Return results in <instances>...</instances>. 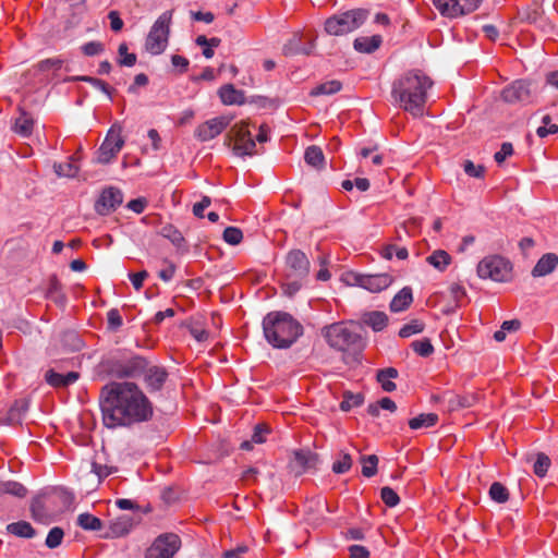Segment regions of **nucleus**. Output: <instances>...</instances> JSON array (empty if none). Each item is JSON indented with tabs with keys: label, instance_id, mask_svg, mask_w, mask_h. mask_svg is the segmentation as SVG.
<instances>
[{
	"label": "nucleus",
	"instance_id": "nucleus-1",
	"mask_svg": "<svg viewBox=\"0 0 558 558\" xmlns=\"http://www.w3.org/2000/svg\"><path fill=\"white\" fill-rule=\"evenodd\" d=\"M104 425L108 428L132 426L149 421L154 408L143 390L132 381H110L99 395Z\"/></svg>",
	"mask_w": 558,
	"mask_h": 558
},
{
	"label": "nucleus",
	"instance_id": "nucleus-2",
	"mask_svg": "<svg viewBox=\"0 0 558 558\" xmlns=\"http://www.w3.org/2000/svg\"><path fill=\"white\" fill-rule=\"evenodd\" d=\"M433 82L420 71H409L392 84L391 97L400 108L413 117H421Z\"/></svg>",
	"mask_w": 558,
	"mask_h": 558
},
{
	"label": "nucleus",
	"instance_id": "nucleus-3",
	"mask_svg": "<svg viewBox=\"0 0 558 558\" xmlns=\"http://www.w3.org/2000/svg\"><path fill=\"white\" fill-rule=\"evenodd\" d=\"M267 342L276 349H288L303 335V326L286 312H270L263 319Z\"/></svg>",
	"mask_w": 558,
	"mask_h": 558
},
{
	"label": "nucleus",
	"instance_id": "nucleus-4",
	"mask_svg": "<svg viewBox=\"0 0 558 558\" xmlns=\"http://www.w3.org/2000/svg\"><path fill=\"white\" fill-rule=\"evenodd\" d=\"M322 335L327 343L338 351H362L365 347V340L361 333L343 322L325 326Z\"/></svg>",
	"mask_w": 558,
	"mask_h": 558
},
{
	"label": "nucleus",
	"instance_id": "nucleus-5",
	"mask_svg": "<svg viewBox=\"0 0 558 558\" xmlns=\"http://www.w3.org/2000/svg\"><path fill=\"white\" fill-rule=\"evenodd\" d=\"M369 15L366 9H353L330 16L325 22V31L332 36H342L357 29Z\"/></svg>",
	"mask_w": 558,
	"mask_h": 558
},
{
	"label": "nucleus",
	"instance_id": "nucleus-6",
	"mask_svg": "<svg viewBox=\"0 0 558 558\" xmlns=\"http://www.w3.org/2000/svg\"><path fill=\"white\" fill-rule=\"evenodd\" d=\"M171 19L172 11H166L153 24L145 41V48L149 53L157 56L166 50Z\"/></svg>",
	"mask_w": 558,
	"mask_h": 558
},
{
	"label": "nucleus",
	"instance_id": "nucleus-7",
	"mask_svg": "<svg viewBox=\"0 0 558 558\" xmlns=\"http://www.w3.org/2000/svg\"><path fill=\"white\" fill-rule=\"evenodd\" d=\"M148 366L146 359L140 355H132L129 359H109L107 371L118 378H136L144 374Z\"/></svg>",
	"mask_w": 558,
	"mask_h": 558
},
{
	"label": "nucleus",
	"instance_id": "nucleus-8",
	"mask_svg": "<svg viewBox=\"0 0 558 558\" xmlns=\"http://www.w3.org/2000/svg\"><path fill=\"white\" fill-rule=\"evenodd\" d=\"M123 145L122 126L119 123H113L98 148L97 162L102 165L109 163L122 149Z\"/></svg>",
	"mask_w": 558,
	"mask_h": 558
},
{
	"label": "nucleus",
	"instance_id": "nucleus-9",
	"mask_svg": "<svg viewBox=\"0 0 558 558\" xmlns=\"http://www.w3.org/2000/svg\"><path fill=\"white\" fill-rule=\"evenodd\" d=\"M229 141H233L232 150L239 157L253 156L255 151V141L247 129L245 122L235 123L227 134Z\"/></svg>",
	"mask_w": 558,
	"mask_h": 558
},
{
	"label": "nucleus",
	"instance_id": "nucleus-10",
	"mask_svg": "<svg viewBox=\"0 0 558 558\" xmlns=\"http://www.w3.org/2000/svg\"><path fill=\"white\" fill-rule=\"evenodd\" d=\"M181 547V539L174 533L159 535L147 549L145 558H173Z\"/></svg>",
	"mask_w": 558,
	"mask_h": 558
},
{
	"label": "nucleus",
	"instance_id": "nucleus-11",
	"mask_svg": "<svg viewBox=\"0 0 558 558\" xmlns=\"http://www.w3.org/2000/svg\"><path fill=\"white\" fill-rule=\"evenodd\" d=\"M286 277L305 279L310 274V260L301 250H291L286 256Z\"/></svg>",
	"mask_w": 558,
	"mask_h": 558
},
{
	"label": "nucleus",
	"instance_id": "nucleus-12",
	"mask_svg": "<svg viewBox=\"0 0 558 558\" xmlns=\"http://www.w3.org/2000/svg\"><path fill=\"white\" fill-rule=\"evenodd\" d=\"M123 202V193L114 186L102 190L95 203V210L101 216H107L114 211Z\"/></svg>",
	"mask_w": 558,
	"mask_h": 558
},
{
	"label": "nucleus",
	"instance_id": "nucleus-13",
	"mask_svg": "<svg viewBox=\"0 0 558 558\" xmlns=\"http://www.w3.org/2000/svg\"><path fill=\"white\" fill-rule=\"evenodd\" d=\"M230 122L231 119L225 116L207 120L195 130V136L202 142L210 141L227 129Z\"/></svg>",
	"mask_w": 558,
	"mask_h": 558
},
{
	"label": "nucleus",
	"instance_id": "nucleus-14",
	"mask_svg": "<svg viewBox=\"0 0 558 558\" xmlns=\"http://www.w3.org/2000/svg\"><path fill=\"white\" fill-rule=\"evenodd\" d=\"M392 280L393 279L389 274H359L354 276V282L356 286L373 293L385 290L392 283Z\"/></svg>",
	"mask_w": 558,
	"mask_h": 558
},
{
	"label": "nucleus",
	"instance_id": "nucleus-15",
	"mask_svg": "<svg viewBox=\"0 0 558 558\" xmlns=\"http://www.w3.org/2000/svg\"><path fill=\"white\" fill-rule=\"evenodd\" d=\"M141 515L130 514L120 515L110 521L108 531L105 533L106 538H118L128 535L132 529L140 522Z\"/></svg>",
	"mask_w": 558,
	"mask_h": 558
},
{
	"label": "nucleus",
	"instance_id": "nucleus-16",
	"mask_svg": "<svg viewBox=\"0 0 558 558\" xmlns=\"http://www.w3.org/2000/svg\"><path fill=\"white\" fill-rule=\"evenodd\" d=\"M512 279V263L500 255L490 256V280L496 282H510Z\"/></svg>",
	"mask_w": 558,
	"mask_h": 558
},
{
	"label": "nucleus",
	"instance_id": "nucleus-17",
	"mask_svg": "<svg viewBox=\"0 0 558 558\" xmlns=\"http://www.w3.org/2000/svg\"><path fill=\"white\" fill-rule=\"evenodd\" d=\"M318 456L310 450H299L294 452L289 462V468L296 476L303 474L310 469L316 468Z\"/></svg>",
	"mask_w": 558,
	"mask_h": 558
},
{
	"label": "nucleus",
	"instance_id": "nucleus-18",
	"mask_svg": "<svg viewBox=\"0 0 558 558\" xmlns=\"http://www.w3.org/2000/svg\"><path fill=\"white\" fill-rule=\"evenodd\" d=\"M531 90L525 81H515L501 92V98L508 104L526 102L530 99Z\"/></svg>",
	"mask_w": 558,
	"mask_h": 558
},
{
	"label": "nucleus",
	"instance_id": "nucleus-19",
	"mask_svg": "<svg viewBox=\"0 0 558 558\" xmlns=\"http://www.w3.org/2000/svg\"><path fill=\"white\" fill-rule=\"evenodd\" d=\"M143 375L149 391H159L168 378L166 368L160 366L148 367Z\"/></svg>",
	"mask_w": 558,
	"mask_h": 558
},
{
	"label": "nucleus",
	"instance_id": "nucleus-20",
	"mask_svg": "<svg viewBox=\"0 0 558 558\" xmlns=\"http://www.w3.org/2000/svg\"><path fill=\"white\" fill-rule=\"evenodd\" d=\"M80 378V374L77 372H69L66 374H59L53 369H49L45 374L46 381L54 387L62 388L68 387L74 384Z\"/></svg>",
	"mask_w": 558,
	"mask_h": 558
},
{
	"label": "nucleus",
	"instance_id": "nucleus-21",
	"mask_svg": "<svg viewBox=\"0 0 558 558\" xmlns=\"http://www.w3.org/2000/svg\"><path fill=\"white\" fill-rule=\"evenodd\" d=\"M361 323L373 331L379 332L384 330L388 324V316L386 313L380 311L365 312L361 316Z\"/></svg>",
	"mask_w": 558,
	"mask_h": 558
},
{
	"label": "nucleus",
	"instance_id": "nucleus-22",
	"mask_svg": "<svg viewBox=\"0 0 558 558\" xmlns=\"http://www.w3.org/2000/svg\"><path fill=\"white\" fill-rule=\"evenodd\" d=\"M558 266V256L554 253L544 254L532 269L533 277H544L549 275Z\"/></svg>",
	"mask_w": 558,
	"mask_h": 558
},
{
	"label": "nucleus",
	"instance_id": "nucleus-23",
	"mask_svg": "<svg viewBox=\"0 0 558 558\" xmlns=\"http://www.w3.org/2000/svg\"><path fill=\"white\" fill-rule=\"evenodd\" d=\"M381 44L383 37L380 35L361 36L354 39L353 47L357 52L373 53Z\"/></svg>",
	"mask_w": 558,
	"mask_h": 558
},
{
	"label": "nucleus",
	"instance_id": "nucleus-24",
	"mask_svg": "<svg viewBox=\"0 0 558 558\" xmlns=\"http://www.w3.org/2000/svg\"><path fill=\"white\" fill-rule=\"evenodd\" d=\"M218 94L223 105H242L245 101L244 93L235 89L232 84L221 86Z\"/></svg>",
	"mask_w": 558,
	"mask_h": 558
},
{
	"label": "nucleus",
	"instance_id": "nucleus-25",
	"mask_svg": "<svg viewBox=\"0 0 558 558\" xmlns=\"http://www.w3.org/2000/svg\"><path fill=\"white\" fill-rule=\"evenodd\" d=\"M413 302L412 289L410 287L402 288L391 300L389 308L393 313L407 310Z\"/></svg>",
	"mask_w": 558,
	"mask_h": 558
},
{
	"label": "nucleus",
	"instance_id": "nucleus-26",
	"mask_svg": "<svg viewBox=\"0 0 558 558\" xmlns=\"http://www.w3.org/2000/svg\"><path fill=\"white\" fill-rule=\"evenodd\" d=\"M313 44L308 46L301 45V36L299 34H294L282 47V52L284 56H294V54H306L308 56L312 52Z\"/></svg>",
	"mask_w": 558,
	"mask_h": 558
},
{
	"label": "nucleus",
	"instance_id": "nucleus-27",
	"mask_svg": "<svg viewBox=\"0 0 558 558\" xmlns=\"http://www.w3.org/2000/svg\"><path fill=\"white\" fill-rule=\"evenodd\" d=\"M7 532L21 538H33L36 535L31 523L23 520L8 524Z\"/></svg>",
	"mask_w": 558,
	"mask_h": 558
},
{
	"label": "nucleus",
	"instance_id": "nucleus-28",
	"mask_svg": "<svg viewBox=\"0 0 558 558\" xmlns=\"http://www.w3.org/2000/svg\"><path fill=\"white\" fill-rule=\"evenodd\" d=\"M435 8L447 17H457L462 15V10L459 9L457 0H433Z\"/></svg>",
	"mask_w": 558,
	"mask_h": 558
},
{
	"label": "nucleus",
	"instance_id": "nucleus-29",
	"mask_svg": "<svg viewBox=\"0 0 558 558\" xmlns=\"http://www.w3.org/2000/svg\"><path fill=\"white\" fill-rule=\"evenodd\" d=\"M304 160L308 166L315 169H323L325 165L324 153L322 148L316 145H312L306 148L304 153Z\"/></svg>",
	"mask_w": 558,
	"mask_h": 558
},
{
	"label": "nucleus",
	"instance_id": "nucleus-30",
	"mask_svg": "<svg viewBox=\"0 0 558 558\" xmlns=\"http://www.w3.org/2000/svg\"><path fill=\"white\" fill-rule=\"evenodd\" d=\"M47 296L61 306L66 302V296L62 293V284L54 275L49 278Z\"/></svg>",
	"mask_w": 558,
	"mask_h": 558
},
{
	"label": "nucleus",
	"instance_id": "nucleus-31",
	"mask_svg": "<svg viewBox=\"0 0 558 558\" xmlns=\"http://www.w3.org/2000/svg\"><path fill=\"white\" fill-rule=\"evenodd\" d=\"M426 262L439 271H444L451 263V256L444 250H436Z\"/></svg>",
	"mask_w": 558,
	"mask_h": 558
},
{
	"label": "nucleus",
	"instance_id": "nucleus-32",
	"mask_svg": "<svg viewBox=\"0 0 558 558\" xmlns=\"http://www.w3.org/2000/svg\"><path fill=\"white\" fill-rule=\"evenodd\" d=\"M34 120L26 112H22L15 120L14 132L23 137H28L33 132Z\"/></svg>",
	"mask_w": 558,
	"mask_h": 558
},
{
	"label": "nucleus",
	"instance_id": "nucleus-33",
	"mask_svg": "<svg viewBox=\"0 0 558 558\" xmlns=\"http://www.w3.org/2000/svg\"><path fill=\"white\" fill-rule=\"evenodd\" d=\"M438 421V415L435 413H422L409 421L411 429H420L434 426Z\"/></svg>",
	"mask_w": 558,
	"mask_h": 558
},
{
	"label": "nucleus",
	"instance_id": "nucleus-34",
	"mask_svg": "<svg viewBox=\"0 0 558 558\" xmlns=\"http://www.w3.org/2000/svg\"><path fill=\"white\" fill-rule=\"evenodd\" d=\"M364 402V396L362 393H353L345 391L343 393V400L340 402V410L348 412L353 408L362 405Z\"/></svg>",
	"mask_w": 558,
	"mask_h": 558
},
{
	"label": "nucleus",
	"instance_id": "nucleus-35",
	"mask_svg": "<svg viewBox=\"0 0 558 558\" xmlns=\"http://www.w3.org/2000/svg\"><path fill=\"white\" fill-rule=\"evenodd\" d=\"M77 525L86 531H98L101 529L102 523L97 517L85 512L77 517Z\"/></svg>",
	"mask_w": 558,
	"mask_h": 558
},
{
	"label": "nucleus",
	"instance_id": "nucleus-36",
	"mask_svg": "<svg viewBox=\"0 0 558 558\" xmlns=\"http://www.w3.org/2000/svg\"><path fill=\"white\" fill-rule=\"evenodd\" d=\"M160 234L168 239L174 246L181 248L184 243L182 233L172 225H166L161 228Z\"/></svg>",
	"mask_w": 558,
	"mask_h": 558
},
{
	"label": "nucleus",
	"instance_id": "nucleus-37",
	"mask_svg": "<svg viewBox=\"0 0 558 558\" xmlns=\"http://www.w3.org/2000/svg\"><path fill=\"white\" fill-rule=\"evenodd\" d=\"M53 170L58 177L74 178L78 172V167L73 162V158H70L66 162H56Z\"/></svg>",
	"mask_w": 558,
	"mask_h": 558
},
{
	"label": "nucleus",
	"instance_id": "nucleus-38",
	"mask_svg": "<svg viewBox=\"0 0 558 558\" xmlns=\"http://www.w3.org/2000/svg\"><path fill=\"white\" fill-rule=\"evenodd\" d=\"M520 326L521 323L518 319L506 320L502 323L500 329L495 331L494 339L498 342H502L508 332L511 333L518 331Z\"/></svg>",
	"mask_w": 558,
	"mask_h": 558
},
{
	"label": "nucleus",
	"instance_id": "nucleus-39",
	"mask_svg": "<svg viewBox=\"0 0 558 558\" xmlns=\"http://www.w3.org/2000/svg\"><path fill=\"white\" fill-rule=\"evenodd\" d=\"M342 85L339 81H329L323 84H319L315 88L311 90V96H319V95H332L338 93L341 89Z\"/></svg>",
	"mask_w": 558,
	"mask_h": 558
},
{
	"label": "nucleus",
	"instance_id": "nucleus-40",
	"mask_svg": "<svg viewBox=\"0 0 558 558\" xmlns=\"http://www.w3.org/2000/svg\"><path fill=\"white\" fill-rule=\"evenodd\" d=\"M70 80L71 81L89 83L92 86L100 89L104 94H106L109 97L110 100L112 99L110 87L108 86V84L105 81H102L100 78H96V77L87 76V75H82V76L71 77Z\"/></svg>",
	"mask_w": 558,
	"mask_h": 558
},
{
	"label": "nucleus",
	"instance_id": "nucleus-41",
	"mask_svg": "<svg viewBox=\"0 0 558 558\" xmlns=\"http://www.w3.org/2000/svg\"><path fill=\"white\" fill-rule=\"evenodd\" d=\"M362 474L372 477L377 473L378 458L376 454L361 456Z\"/></svg>",
	"mask_w": 558,
	"mask_h": 558
},
{
	"label": "nucleus",
	"instance_id": "nucleus-42",
	"mask_svg": "<svg viewBox=\"0 0 558 558\" xmlns=\"http://www.w3.org/2000/svg\"><path fill=\"white\" fill-rule=\"evenodd\" d=\"M27 493V489L20 483L9 481L4 483H0V494H10L15 497H24Z\"/></svg>",
	"mask_w": 558,
	"mask_h": 558
},
{
	"label": "nucleus",
	"instance_id": "nucleus-43",
	"mask_svg": "<svg viewBox=\"0 0 558 558\" xmlns=\"http://www.w3.org/2000/svg\"><path fill=\"white\" fill-rule=\"evenodd\" d=\"M490 499L504 504L509 499V490L499 482L490 484Z\"/></svg>",
	"mask_w": 558,
	"mask_h": 558
},
{
	"label": "nucleus",
	"instance_id": "nucleus-44",
	"mask_svg": "<svg viewBox=\"0 0 558 558\" xmlns=\"http://www.w3.org/2000/svg\"><path fill=\"white\" fill-rule=\"evenodd\" d=\"M411 347L415 353L423 357L429 356L434 352V347L427 338L413 341Z\"/></svg>",
	"mask_w": 558,
	"mask_h": 558
},
{
	"label": "nucleus",
	"instance_id": "nucleus-45",
	"mask_svg": "<svg viewBox=\"0 0 558 558\" xmlns=\"http://www.w3.org/2000/svg\"><path fill=\"white\" fill-rule=\"evenodd\" d=\"M63 536V530L59 526H54L49 531L45 541V545L50 549L57 548L61 545Z\"/></svg>",
	"mask_w": 558,
	"mask_h": 558
},
{
	"label": "nucleus",
	"instance_id": "nucleus-46",
	"mask_svg": "<svg viewBox=\"0 0 558 558\" xmlns=\"http://www.w3.org/2000/svg\"><path fill=\"white\" fill-rule=\"evenodd\" d=\"M393 255L399 259H407L409 252L405 247H399L395 244H388L381 251V256L386 259H391Z\"/></svg>",
	"mask_w": 558,
	"mask_h": 558
},
{
	"label": "nucleus",
	"instance_id": "nucleus-47",
	"mask_svg": "<svg viewBox=\"0 0 558 558\" xmlns=\"http://www.w3.org/2000/svg\"><path fill=\"white\" fill-rule=\"evenodd\" d=\"M424 330V324L418 319H413L409 324L402 326L399 330L401 338H409L412 335L420 333Z\"/></svg>",
	"mask_w": 558,
	"mask_h": 558
},
{
	"label": "nucleus",
	"instance_id": "nucleus-48",
	"mask_svg": "<svg viewBox=\"0 0 558 558\" xmlns=\"http://www.w3.org/2000/svg\"><path fill=\"white\" fill-rule=\"evenodd\" d=\"M352 466V458L347 452L340 453V459L335 461L332 464V471L336 474H343L348 472Z\"/></svg>",
	"mask_w": 558,
	"mask_h": 558
},
{
	"label": "nucleus",
	"instance_id": "nucleus-49",
	"mask_svg": "<svg viewBox=\"0 0 558 558\" xmlns=\"http://www.w3.org/2000/svg\"><path fill=\"white\" fill-rule=\"evenodd\" d=\"M223 240L230 245H238L243 239V232L236 227H227L222 234Z\"/></svg>",
	"mask_w": 558,
	"mask_h": 558
},
{
	"label": "nucleus",
	"instance_id": "nucleus-50",
	"mask_svg": "<svg viewBox=\"0 0 558 558\" xmlns=\"http://www.w3.org/2000/svg\"><path fill=\"white\" fill-rule=\"evenodd\" d=\"M550 459L545 453H538L533 465L534 473L539 477H544L548 471Z\"/></svg>",
	"mask_w": 558,
	"mask_h": 558
},
{
	"label": "nucleus",
	"instance_id": "nucleus-51",
	"mask_svg": "<svg viewBox=\"0 0 558 558\" xmlns=\"http://www.w3.org/2000/svg\"><path fill=\"white\" fill-rule=\"evenodd\" d=\"M542 122L544 125L538 126L536 130V134L539 137H546L549 134H556L558 132V125L551 123V118L546 114L543 117Z\"/></svg>",
	"mask_w": 558,
	"mask_h": 558
},
{
	"label": "nucleus",
	"instance_id": "nucleus-52",
	"mask_svg": "<svg viewBox=\"0 0 558 558\" xmlns=\"http://www.w3.org/2000/svg\"><path fill=\"white\" fill-rule=\"evenodd\" d=\"M119 60L118 63L122 66H133L136 63V54L128 52L126 44H121L118 49Z\"/></svg>",
	"mask_w": 558,
	"mask_h": 558
},
{
	"label": "nucleus",
	"instance_id": "nucleus-53",
	"mask_svg": "<svg viewBox=\"0 0 558 558\" xmlns=\"http://www.w3.org/2000/svg\"><path fill=\"white\" fill-rule=\"evenodd\" d=\"M303 280L304 279H299V278L288 279L286 277V282L282 283V289H283L284 294L290 298L295 295L302 288Z\"/></svg>",
	"mask_w": 558,
	"mask_h": 558
},
{
	"label": "nucleus",
	"instance_id": "nucleus-54",
	"mask_svg": "<svg viewBox=\"0 0 558 558\" xmlns=\"http://www.w3.org/2000/svg\"><path fill=\"white\" fill-rule=\"evenodd\" d=\"M380 497L386 506L392 508L400 502L398 494L389 486H385L380 490Z\"/></svg>",
	"mask_w": 558,
	"mask_h": 558
},
{
	"label": "nucleus",
	"instance_id": "nucleus-55",
	"mask_svg": "<svg viewBox=\"0 0 558 558\" xmlns=\"http://www.w3.org/2000/svg\"><path fill=\"white\" fill-rule=\"evenodd\" d=\"M107 323L108 329L111 331H117L123 324L122 316L117 308H111L107 313Z\"/></svg>",
	"mask_w": 558,
	"mask_h": 558
},
{
	"label": "nucleus",
	"instance_id": "nucleus-56",
	"mask_svg": "<svg viewBox=\"0 0 558 558\" xmlns=\"http://www.w3.org/2000/svg\"><path fill=\"white\" fill-rule=\"evenodd\" d=\"M28 410V403L25 400L15 401L14 405L9 411V418L12 422H17L21 415Z\"/></svg>",
	"mask_w": 558,
	"mask_h": 558
},
{
	"label": "nucleus",
	"instance_id": "nucleus-57",
	"mask_svg": "<svg viewBox=\"0 0 558 558\" xmlns=\"http://www.w3.org/2000/svg\"><path fill=\"white\" fill-rule=\"evenodd\" d=\"M82 52L87 57H94L105 51V46L100 41H88L81 47Z\"/></svg>",
	"mask_w": 558,
	"mask_h": 558
},
{
	"label": "nucleus",
	"instance_id": "nucleus-58",
	"mask_svg": "<svg viewBox=\"0 0 558 558\" xmlns=\"http://www.w3.org/2000/svg\"><path fill=\"white\" fill-rule=\"evenodd\" d=\"M512 154H513L512 144L509 142H505L501 144L500 149L494 154V159L498 165H501Z\"/></svg>",
	"mask_w": 558,
	"mask_h": 558
},
{
	"label": "nucleus",
	"instance_id": "nucleus-59",
	"mask_svg": "<svg viewBox=\"0 0 558 558\" xmlns=\"http://www.w3.org/2000/svg\"><path fill=\"white\" fill-rule=\"evenodd\" d=\"M269 433V427L265 424H257L254 427L252 441L254 444H263L266 441V435Z\"/></svg>",
	"mask_w": 558,
	"mask_h": 558
},
{
	"label": "nucleus",
	"instance_id": "nucleus-60",
	"mask_svg": "<svg viewBox=\"0 0 558 558\" xmlns=\"http://www.w3.org/2000/svg\"><path fill=\"white\" fill-rule=\"evenodd\" d=\"M464 172L473 178H483L485 174L484 166H475L471 160L464 162Z\"/></svg>",
	"mask_w": 558,
	"mask_h": 558
},
{
	"label": "nucleus",
	"instance_id": "nucleus-61",
	"mask_svg": "<svg viewBox=\"0 0 558 558\" xmlns=\"http://www.w3.org/2000/svg\"><path fill=\"white\" fill-rule=\"evenodd\" d=\"M31 511L33 519L36 521H40L45 517V507L40 498L33 499Z\"/></svg>",
	"mask_w": 558,
	"mask_h": 558
},
{
	"label": "nucleus",
	"instance_id": "nucleus-62",
	"mask_svg": "<svg viewBox=\"0 0 558 558\" xmlns=\"http://www.w3.org/2000/svg\"><path fill=\"white\" fill-rule=\"evenodd\" d=\"M191 336L198 342H204L208 339V331L199 325H191L189 327Z\"/></svg>",
	"mask_w": 558,
	"mask_h": 558
},
{
	"label": "nucleus",
	"instance_id": "nucleus-63",
	"mask_svg": "<svg viewBox=\"0 0 558 558\" xmlns=\"http://www.w3.org/2000/svg\"><path fill=\"white\" fill-rule=\"evenodd\" d=\"M108 19L110 20V27L113 32H120L122 29L123 21L118 11H110Z\"/></svg>",
	"mask_w": 558,
	"mask_h": 558
},
{
	"label": "nucleus",
	"instance_id": "nucleus-64",
	"mask_svg": "<svg viewBox=\"0 0 558 558\" xmlns=\"http://www.w3.org/2000/svg\"><path fill=\"white\" fill-rule=\"evenodd\" d=\"M349 551L351 558H368L369 556L367 548L361 545H351Z\"/></svg>",
	"mask_w": 558,
	"mask_h": 558
}]
</instances>
